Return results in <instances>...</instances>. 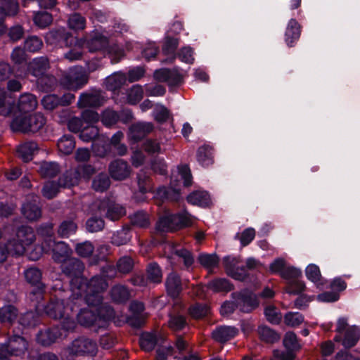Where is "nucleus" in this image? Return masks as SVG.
Wrapping results in <instances>:
<instances>
[{
    "label": "nucleus",
    "instance_id": "1",
    "mask_svg": "<svg viewBox=\"0 0 360 360\" xmlns=\"http://www.w3.org/2000/svg\"><path fill=\"white\" fill-rule=\"evenodd\" d=\"M108 285L106 279L103 276H94L89 282H86L83 277H75L71 281L72 295L64 304V308L60 309L62 314L67 317V313H69L68 321L75 322L72 319L75 308L77 311L82 303H85L87 307L81 309L77 314V321L82 326L89 327L94 325L103 328L110 321L120 325V321L115 320V311L111 307L100 306Z\"/></svg>",
    "mask_w": 360,
    "mask_h": 360
},
{
    "label": "nucleus",
    "instance_id": "2",
    "mask_svg": "<svg viewBox=\"0 0 360 360\" xmlns=\"http://www.w3.org/2000/svg\"><path fill=\"white\" fill-rule=\"evenodd\" d=\"M64 308V302L63 300H56L51 302L46 307V313L51 318L56 319H63L61 329L59 327H54L45 331L40 332L37 335V342L44 346H48L53 343L58 339L66 336L68 331L72 330L75 327V322L68 321L69 313H67V317L62 314L60 309Z\"/></svg>",
    "mask_w": 360,
    "mask_h": 360
},
{
    "label": "nucleus",
    "instance_id": "3",
    "mask_svg": "<svg viewBox=\"0 0 360 360\" xmlns=\"http://www.w3.org/2000/svg\"><path fill=\"white\" fill-rule=\"evenodd\" d=\"M35 240L34 231L28 226L19 229L15 236L8 241L6 248L0 245V263L4 262L8 255H22L27 247Z\"/></svg>",
    "mask_w": 360,
    "mask_h": 360
},
{
    "label": "nucleus",
    "instance_id": "4",
    "mask_svg": "<svg viewBox=\"0 0 360 360\" xmlns=\"http://www.w3.org/2000/svg\"><path fill=\"white\" fill-rule=\"evenodd\" d=\"M12 102V98L8 97L5 91L0 88V115L8 116L13 111L29 114L37 106V98L31 94H22L16 106Z\"/></svg>",
    "mask_w": 360,
    "mask_h": 360
},
{
    "label": "nucleus",
    "instance_id": "5",
    "mask_svg": "<svg viewBox=\"0 0 360 360\" xmlns=\"http://www.w3.org/2000/svg\"><path fill=\"white\" fill-rule=\"evenodd\" d=\"M193 221L194 218L187 212L167 214L159 219L156 228L160 231H174L191 226Z\"/></svg>",
    "mask_w": 360,
    "mask_h": 360
},
{
    "label": "nucleus",
    "instance_id": "6",
    "mask_svg": "<svg viewBox=\"0 0 360 360\" xmlns=\"http://www.w3.org/2000/svg\"><path fill=\"white\" fill-rule=\"evenodd\" d=\"M92 214L103 215L107 218L115 221L119 219L126 212L123 207L115 204L110 199L95 201L91 207Z\"/></svg>",
    "mask_w": 360,
    "mask_h": 360
},
{
    "label": "nucleus",
    "instance_id": "7",
    "mask_svg": "<svg viewBox=\"0 0 360 360\" xmlns=\"http://www.w3.org/2000/svg\"><path fill=\"white\" fill-rule=\"evenodd\" d=\"M27 349V342L21 336L11 338L7 345H0V360H9L10 356H21Z\"/></svg>",
    "mask_w": 360,
    "mask_h": 360
},
{
    "label": "nucleus",
    "instance_id": "8",
    "mask_svg": "<svg viewBox=\"0 0 360 360\" xmlns=\"http://www.w3.org/2000/svg\"><path fill=\"white\" fill-rule=\"evenodd\" d=\"M88 82V76L81 67H75L61 79V84L66 89L77 91L84 86Z\"/></svg>",
    "mask_w": 360,
    "mask_h": 360
},
{
    "label": "nucleus",
    "instance_id": "9",
    "mask_svg": "<svg viewBox=\"0 0 360 360\" xmlns=\"http://www.w3.org/2000/svg\"><path fill=\"white\" fill-rule=\"evenodd\" d=\"M39 233L43 238V241L41 246H35L34 248L28 253L30 259L36 261L38 260L44 253H49L51 252V243H52L53 226L51 224L47 225L45 227H41L39 230Z\"/></svg>",
    "mask_w": 360,
    "mask_h": 360
},
{
    "label": "nucleus",
    "instance_id": "10",
    "mask_svg": "<svg viewBox=\"0 0 360 360\" xmlns=\"http://www.w3.org/2000/svg\"><path fill=\"white\" fill-rule=\"evenodd\" d=\"M130 311L131 312V316L129 318H127L124 316H115L116 321H120L121 326L124 322L127 321L131 326L134 327H140L144 322L145 319L147 317L144 311V306L142 302H134L130 305Z\"/></svg>",
    "mask_w": 360,
    "mask_h": 360
},
{
    "label": "nucleus",
    "instance_id": "11",
    "mask_svg": "<svg viewBox=\"0 0 360 360\" xmlns=\"http://www.w3.org/2000/svg\"><path fill=\"white\" fill-rule=\"evenodd\" d=\"M39 11L33 12V22H53L51 11L57 4L56 0H37Z\"/></svg>",
    "mask_w": 360,
    "mask_h": 360
},
{
    "label": "nucleus",
    "instance_id": "12",
    "mask_svg": "<svg viewBox=\"0 0 360 360\" xmlns=\"http://www.w3.org/2000/svg\"><path fill=\"white\" fill-rule=\"evenodd\" d=\"M68 352L73 355L94 356L97 352V345L95 342L87 338H79L74 340L68 348Z\"/></svg>",
    "mask_w": 360,
    "mask_h": 360
},
{
    "label": "nucleus",
    "instance_id": "13",
    "mask_svg": "<svg viewBox=\"0 0 360 360\" xmlns=\"http://www.w3.org/2000/svg\"><path fill=\"white\" fill-rule=\"evenodd\" d=\"M283 344L288 352L283 353L276 351L274 352V357L280 360H293L295 358L293 351L300 347L296 335L290 332L287 333L283 339Z\"/></svg>",
    "mask_w": 360,
    "mask_h": 360
},
{
    "label": "nucleus",
    "instance_id": "14",
    "mask_svg": "<svg viewBox=\"0 0 360 360\" xmlns=\"http://www.w3.org/2000/svg\"><path fill=\"white\" fill-rule=\"evenodd\" d=\"M109 172L112 179L123 180L129 176L130 168L127 162L122 160H116L110 163Z\"/></svg>",
    "mask_w": 360,
    "mask_h": 360
},
{
    "label": "nucleus",
    "instance_id": "15",
    "mask_svg": "<svg viewBox=\"0 0 360 360\" xmlns=\"http://www.w3.org/2000/svg\"><path fill=\"white\" fill-rule=\"evenodd\" d=\"M75 100V96L72 94H67L59 99L56 95H47L41 100V104L46 110H53L55 108L61 105L70 104Z\"/></svg>",
    "mask_w": 360,
    "mask_h": 360
},
{
    "label": "nucleus",
    "instance_id": "16",
    "mask_svg": "<svg viewBox=\"0 0 360 360\" xmlns=\"http://www.w3.org/2000/svg\"><path fill=\"white\" fill-rule=\"evenodd\" d=\"M83 174L80 175L79 172L76 171L73 173H70V175H66L64 176V179H60V181L63 183L60 184V186L64 187H70L75 186L78 184L80 178H84L85 179H88L89 176L94 173V169L91 166H86L82 168Z\"/></svg>",
    "mask_w": 360,
    "mask_h": 360
},
{
    "label": "nucleus",
    "instance_id": "17",
    "mask_svg": "<svg viewBox=\"0 0 360 360\" xmlns=\"http://www.w3.org/2000/svg\"><path fill=\"white\" fill-rule=\"evenodd\" d=\"M236 302L237 304L240 306V309L244 312H248L258 305L255 295L247 292L238 295Z\"/></svg>",
    "mask_w": 360,
    "mask_h": 360
},
{
    "label": "nucleus",
    "instance_id": "18",
    "mask_svg": "<svg viewBox=\"0 0 360 360\" xmlns=\"http://www.w3.org/2000/svg\"><path fill=\"white\" fill-rule=\"evenodd\" d=\"M37 202V197L31 196V200L25 202L22 205V214L30 221L37 220L41 217V210L38 207Z\"/></svg>",
    "mask_w": 360,
    "mask_h": 360
},
{
    "label": "nucleus",
    "instance_id": "19",
    "mask_svg": "<svg viewBox=\"0 0 360 360\" xmlns=\"http://www.w3.org/2000/svg\"><path fill=\"white\" fill-rule=\"evenodd\" d=\"M25 278L26 281L32 285L37 286V294L41 297L44 291V286L41 283V271L35 267H30L27 269L25 272ZM36 292H34L35 294Z\"/></svg>",
    "mask_w": 360,
    "mask_h": 360
},
{
    "label": "nucleus",
    "instance_id": "20",
    "mask_svg": "<svg viewBox=\"0 0 360 360\" xmlns=\"http://www.w3.org/2000/svg\"><path fill=\"white\" fill-rule=\"evenodd\" d=\"M50 245L51 248L50 252L53 253V259L55 261L62 262L69 257L70 250L65 243L62 241L56 243L52 239Z\"/></svg>",
    "mask_w": 360,
    "mask_h": 360
},
{
    "label": "nucleus",
    "instance_id": "21",
    "mask_svg": "<svg viewBox=\"0 0 360 360\" xmlns=\"http://www.w3.org/2000/svg\"><path fill=\"white\" fill-rule=\"evenodd\" d=\"M238 333V330L235 327L220 326L212 332V337L219 342H225L233 338Z\"/></svg>",
    "mask_w": 360,
    "mask_h": 360
},
{
    "label": "nucleus",
    "instance_id": "22",
    "mask_svg": "<svg viewBox=\"0 0 360 360\" xmlns=\"http://www.w3.org/2000/svg\"><path fill=\"white\" fill-rule=\"evenodd\" d=\"M154 77L159 82H167L169 84H177L181 79L180 75L176 70L165 68L156 70Z\"/></svg>",
    "mask_w": 360,
    "mask_h": 360
},
{
    "label": "nucleus",
    "instance_id": "23",
    "mask_svg": "<svg viewBox=\"0 0 360 360\" xmlns=\"http://www.w3.org/2000/svg\"><path fill=\"white\" fill-rule=\"evenodd\" d=\"M108 44L107 38L98 32H95L86 43L87 49L91 52L105 50Z\"/></svg>",
    "mask_w": 360,
    "mask_h": 360
},
{
    "label": "nucleus",
    "instance_id": "24",
    "mask_svg": "<svg viewBox=\"0 0 360 360\" xmlns=\"http://www.w3.org/2000/svg\"><path fill=\"white\" fill-rule=\"evenodd\" d=\"M153 129V125L150 122L137 123L130 127L129 137L134 141H138Z\"/></svg>",
    "mask_w": 360,
    "mask_h": 360
},
{
    "label": "nucleus",
    "instance_id": "25",
    "mask_svg": "<svg viewBox=\"0 0 360 360\" xmlns=\"http://www.w3.org/2000/svg\"><path fill=\"white\" fill-rule=\"evenodd\" d=\"M3 6H0V22H4L7 17L15 15L19 9L18 2L13 0H0Z\"/></svg>",
    "mask_w": 360,
    "mask_h": 360
},
{
    "label": "nucleus",
    "instance_id": "26",
    "mask_svg": "<svg viewBox=\"0 0 360 360\" xmlns=\"http://www.w3.org/2000/svg\"><path fill=\"white\" fill-rule=\"evenodd\" d=\"M11 114L13 115V120L11 123V128L13 131L29 132V129H20V127L24 125H29V115L30 113H20L18 111H13Z\"/></svg>",
    "mask_w": 360,
    "mask_h": 360
},
{
    "label": "nucleus",
    "instance_id": "27",
    "mask_svg": "<svg viewBox=\"0 0 360 360\" xmlns=\"http://www.w3.org/2000/svg\"><path fill=\"white\" fill-rule=\"evenodd\" d=\"M49 68V60L46 58H39L33 60L29 65V70L35 77L43 76Z\"/></svg>",
    "mask_w": 360,
    "mask_h": 360
},
{
    "label": "nucleus",
    "instance_id": "28",
    "mask_svg": "<svg viewBox=\"0 0 360 360\" xmlns=\"http://www.w3.org/2000/svg\"><path fill=\"white\" fill-rule=\"evenodd\" d=\"M187 200L192 205L201 207L208 206L211 202L210 195L206 191L193 192L187 197Z\"/></svg>",
    "mask_w": 360,
    "mask_h": 360
},
{
    "label": "nucleus",
    "instance_id": "29",
    "mask_svg": "<svg viewBox=\"0 0 360 360\" xmlns=\"http://www.w3.org/2000/svg\"><path fill=\"white\" fill-rule=\"evenodd\" d=\"M45 124V118L41 113H35L29 115V125L20 126V129H29V131L36 132ZM20 127L19 125H17Z\"/></svg>",
    "mask_w": 360,
    "mask_h": 360
},
{
    "label": "nucleus",
    "instance_id": "30",
    "mask_svg": "<svg viewBox=\"0 0 360 360\" xmlns=\"http://www.w3.org/2000/svg\"><path fill=\"white\" fill-rule=\"evenodd\" d=\"M101 104V98L97 94H82L77 103L79 108L95 107Z\"/></svg>",
    "mask_w": 360,
    "mask_h": 360
},
{
    "label": "nucleus",
    "instance_id": "31",
    "mask_svg": "<svg viewBox=\"0 0 360 360\" xmlns=\"http://www.w3.org/2000/svg\"><path fill=\"white\" fill-rule=\"evenodd\" d=\"M360 338V330L356 326L348 328L342 340V345L346 348H349L356 345Z\"/></svg>",
    "mask_w": 360,
    "mask_h": 360
},
{
    "label": "nucleus",
    "instance_id": "32",
    "mask_svg": "<svg viewBox=\"0 0 360 360\" xmlns=\"http://www.w3.org/2000/svg\"><path fill=\"white\" fill-rule=\"evenodd\" d=\"M198 161L203 167H207L213 162V153L212 147L209 146H202L198 150Z\"/></svg>",
    "mask_w": 360,
    "mask_h": 360
},
{
    "label": "nucleus",
    "instance_id": "33",
    "mask_svg": "<svg viewBox=\"0 0 360 360\" xmlns=\"http://www.w3.org/2000/svg\"><path fill=\"white\" fill-rule=\"evenodd\" d=\"M166 287L168 294L175 297L181 290V282L179 276L172 273L169 274L166 281Z\"/></svg>",
    "mask_w": 360,
    "mask_h": 360
},
{
    "label": "nucleus",
    "instance_id": "34",
    "mask_svg": "<svg viewBox=\"0 0 360 360\" xmlns=\"http://www.w3.org/2000/svg\"><path fill=\"white\" fill-rule=\"evenodd\" d=\"M57 147L60 153L69 155L75 148V141L72 136L65 135L58 140Z\"/></svg>",
    "mask_w": 360,
    "mask_h": 360
},
{
    "label": "nucleus",
    "instance_id": "35",
    "mask_svg": "<svg viewBox=\"0 0 360 360\" xmlns=\"http://www.w3.org/2000/svg\"><path fill=\"white\" fill-rule=\"evenodd\" d=\"M126 82V77L122 72H117L106 79L105 85L108 89L115 91Z\"/></svg>",
    "mask_w": 360,
    "mask_h": 360
},
{
    "label": "nucleus",
    "instance_id": "36",
    "mask_svg": "<svg viewBox=\"0 0 360 360\" xmlns=\"http://www.w3.org/2000/svg\"><path fill=\"white\" fill-rule=\"evenodd\" d=\"M37 149V146L35 143H25L19 146L17 152L24 162H28L32 159L33 154Z\"/></svg>",
    "mask_w": 360,
    "mask_h": 360
},
{
    "label": "nucleus",
    "instance_id": "37",
    "mask_svg": "<svg viewBox=\"0 0 360 360\" xmlns=\"http://www.w3.org/2000/svg\"><path fill=\"white\" fill-rule=\"evenodd\" d=\"M164 249L171 251V254L174 252L176 255L182 258L186 266L189 267L193 264V257L188 251L186 250H176L174 247L169 243L165 244Z\"/></svg>",
    "mask_w": 360,
    "mask_h": 360
},
{
    "label": "nucleus",
    "instance_id": "38",
    "mask_svg": "<svg viewBox=\"0 0 360 360\" xmlns=\"http://www.w3.org/2000/svg\"><path fill=\"white\" fill-rule=\"evenodd\" d=\"M300 27L299 24H289L285 31V41L288 46H292L299 39Z\"/></svg>",
    "mask_w": 360,
    "mask_h": 360
},
{
    "label": "nucleus",
    "instance_id": "39",
    "mask_svg": "<svg viewBox=\"0 0 360 360\" xmlns=\"http://www.w3.org/2000/svg\"><path fill=\"white\" fill-rule=\"evenodd\" d=\"M17 316L18 310L11 304L5 305L0 309V321L1 322L12 323L15 320Z\"/></svg>",
    "mask_w": 360,
    "mask_h": 360
},
{
    "label": "nucleus",
    "instance_id": "40",
    "mask_svg": "<svg viewBox=\"0 0 360 360\" xmlns=\"http://www.w3.org/2000/svg\"><path fill=\"white\" fill-rule=\"evenodd\" d=\"M157 343L156 335L153 333H143L140 338L141 347L145 351H151Z\"/></svg>",
    "mask_w": 360,
    "mask_h": 360
},
{
    "label": "nucleus",
    "instance_id": "41",
    "mask_svg": "<svg viewBox=\"0 0 360 360\" xmlns=\"http://www.w3.org/2000/svg\"><path fill=\"white\" fill-rule=\"evenodd\" d=\"M208 288L214 292H229L232 289L231 283L226 279L217 278L208 284Z\"/></svg>",
    "mask_w": 360,
    "mask_h": 360
},
{
    "label": "nucleus",
    "instance_id": "42",
    "mask_svg": "<svg viewBox=\"0 0 360 360\" xmlns=\"http://www.w3.org/2000/svg\"><path fill=\"white\" fill-rule=\"evenodd\" d=\"M112 299L117 302H122L128 300L129 292L128 290L122 285L114 286L110 292Z\"/></svg>",
    "mask_w": 360,
    "mask_h": 360
},
{
    "label": "nucleus",
    "instance_id": "43",
    "mask_svg": "<svg viewBox=\"0 0 360 360\" xmlns=\"http://www.w3.org/2000/svg\"><path fill=\"white\" fill-rule=\"evenodd\" d=\"M59 172V167L55 162H43L39 168V173L44 177H53Z\"/></svg>",
    "mask_w": 360,
    "mask_h": 360
},
{
    "label": "nucleus",
    "instance_id": "44",
    "mask_svg": "<svg viewBox=\"0 0 360 360\" xmlns=\"http://www.w3.org/2000/svg\"><path fill=\"white\" fill-rule=\"evenodd\" d=\"M77 226L72 220H65L61 223L58 229V234L61 237H68L77 231Z\"/></svg>",
    "mask_w": 360,
    "mask_h": 360
},
{
    "label": "nucleus",
    "instance_id": "45",
    "mask_svg": "<svg viewBox=\"0 0 360 360\" xmlns=\"http://www.w3.org/2000/svg\"><path fill=\"white\" fill-rule=\"evenodd\" d=\"M179 45V39L176 38L166 37L162 47L165 55L170 56L172 59L175 58V51Z\"/></svg>",
    "mask_w": 360,
    "mask_h": 360
},
{
    "label": "nucleus",
    "instance_id": "46",
    "mask_svg": "<svg viewBox=\"0 0 360 360\" xmlns=\"http://www.w3.org/2000/svg\"><path fill=\"white\" fill-rule=\"evenodd\" d=\"M201 265L210 270L217 266L219 259L215 255L201 254L198 257Z\"/></svg>",
    "mask_w": 360,
    "mask_h": 360
},
{
    "label": "nucleus",
    "instance_id": "47",
    "mask_svg": "<svg viewBox=\"0 0 360 360\" xmlns=\"http://www.w3.org/2000/svg\"><path fill=\"white\" fill-rule=\"evenodd\" d=\"M143 96V91L141 86L134 85L127 94V101L130 104H136L139 102Z\"/></svg>",
    "mask_w": 360,
    "mask_h": 360
},
{
    "label": "nucleus",
    "instance_id": "48",
    "mask_svg": "<svg viewBox=\"0 0 360 360\" xmlns=\"http://www.w3.org/2000/svg\"><path fill=\"white\" fill-rule=\"evenodd\" d=\"M260 338L266 342H274L279 339L278 335L266 326H260L258 328Z\"/></svg>",
    "mask_w": 360,
    "mask_h": 360
},
{
    "label": "nucleus",
    "instance_id": "49",
    "mask_svg": "<svg viewBox=\"0 0 360 360\" xmlns=\"http://www.w3.org/2000/svg\"><path fill=\"white\" fill-rule=\"evenodd\" d=\"M131 223L136 226L144 228L149 225L148 216L146 212H137L131 217Z\"/></svg>",
    "mask_w": 360,
    "mask_h": 360
},
{
    "label": "nucleus",
    "instance_id": "50",
    "mask_svg": "<svg viewBox=\"0 0 360 360\" xmlns=\"http://www.w3.org/2000/svg\"><path fill=\"white\" fill-rule=\"evenodd\" d=\"M98 136V129L94 125H88L84 128L79 134L80 139L86 142L94 139Z\"/></svg>",
    "mask_w": 360,
    "mask_h": 360
},
{
    "label": "nucleus",
    "instance_id": "51",
    "mask_svg": "<svg viewBox=\"0 0 360 360\" xmlns=\"http://www.w3.org/2000/svg\"><path fill=\"white\" fill-rule=\"evenodd\" d=\"M303 321V316L298 312H288L284 316L285 323L292 327L300 325Z\"/></svg>",
    "mask_w": 360,
    "mask_h": 360
},
{
    "label": "nucleus",
    "instance_id": "52",
    "mask_svg": "<svg viewBox=\"0 0 360 360\" xmlns=\"http://www.w3.org/2000/svg\"><path fill=\"white\" fill-rule=\"evenodd\" d=\"M306 276L309 280L317 283L321 281V274L318 266L314 264L308 265L305 270Z\"/></svg>",
    "mask_w": 360,
    "mask_h": 360
},
{
    "label": "nucleus",
    "instance_id": "53",
    "mask_svg": "<svg viewBox=\"0 0 360 360\" xmlns=\"http://www.w3.org/2000/svg\"><path fill=\"white\" fill-rule=\"evenodd\" d=\"M110 186V179L106 174H101L93 181V188L96 191L103 192Z\"/></svg>",
    "mask_w": 360,
    "mask_h": 360
},
{
    "label": "nucleus",
    "instance_id": "54",
    "mask_svg": "<svg viewBox=\"0 0 360 360\" xmlns=\"http://www.w3.org/2000/svg\"><path fill=\"white\" fill-rule=\"evenodd\" d=\"M138 184L139 193L141 194H145L153 191V185L150 179L148 176H145L142 178L141 173L139 174L138 175Z\"/></svg>",
    "mask_w": 360,
    "mask_h": 360
},
{
    "label": "nucleus",
    "instance_id": "55",
    "mask_svg": "<svg viewBox=\"0 0 360 360\" xmlns=\"http://www.w3.org/2000/svg\"><path fill=\"white\" fill-rule=\"evenodd\" d=\"M157 195L162 198L176 200L178 199L179 192L176 188L167 189L165 187H161L158 190Z\"/></svg>",
    "mask_w": 360,
    "mask_h": 360
},
{
    "label": "nucleus",
    "instance_id": "56",
    "mask_svg": "<svg viewBox=\"0 0 360 360\" xmlns=\"http://www.w3.org/2000/svg\"><path fill=\"white\" fill-rule=\"evenodd\" d=\"M209 308L206 305L195 304L190 307L189 313L194 319H200L209 313Z\"/></svg>",
    "mask_w": 360,
    "mask_h": 360
},
{
    "label": "nucleus",
    "instance_id": "57",
    "mask_svg": "<svg viewBox=\"0 0 360 360\" xmlns=\"http://www.w3.org/2000/svg\"><path fill=\"white\" fill-rule=\"evenodd\" d=\"M162 272L156 264H150L148 268V278L153 283H160L162 280Z\"/></svg>",
    "mask_w": 360,
    "mask_h": 360
},
{
    "label": "nucleus",
    "instance_id": "58",
    "mask_svg": "<svg viewBox=\"0 0 360 360\" xmlns=\"http://www.w3.org/2000/svg\"><path fill=\"white\" fill-rule=\"evenodd\" d=\"M264 314L266 319L271 323L277 324L281 320V314L273 306L267 307L265 309Z\"/></svg>",
    "mask_w": 360,
    "mask_h": 360
},
{
    "label": "nucleus",
    "instance_id": "59",
    "mask_svg": "<svg viewBox=\"0 0 360 360\" xmlns=\"http://www.w3.org/2000/svg\"><path fill=\"white\" fill-rule=\"evenodd\" d=\"M42 41L37 37H32L26 39L25 48L28 51L36 52L42 47Z\"/></svg>",
    "mask_w": 360,
    "mask_h": 360
},
{
    "label": "nucleus",
    "instance_id": "60",
    "mask_svg": "<svg viewBox=\"0 0 360 360\" xmlns=\"http://www.w3.org/2000/svg\"><path fill=\"white\" fill-rule=\"evenodd\" d=\"M104 227V221L101 218L91 217L86 221V229L89 232L101 231Z\"/></svg>",
    "mask_w": 360,
    "mask_h": 360
},
{
    "label": "nucleus",
    "instance_id": "61",
    "mask_svg": "<svg viewBox=\"0 0 360 360\" xmlns=\"http://www.w3.org/2000/svg\"><path fill=\"white\" fill-rule=\"evenodd\" d=\"M304 289V284L299 278L288 281L286 292L289 294H299Z\"/></svg>",
    "mask_w": 360,
    "mask_h": 360
},
{
    "label": "nucleus",
    "instance_id": "62",
    "mask_svg": "<svg viewBox=\"0 0 360 360\" xmlns=\"http://www.w3.org/2000/svg\"><path fill=\"white\" fill-rule=\"evenodd\" d=\"M280 275L282 276V278L291 281L294 279L299 278V277L301 276V271L292 266H285Z\"/></svg>",
    "mask_w": 360,
    "mask_h": 360
},
{
    "label": "nucleus",
    "instance_id": "63",
    "mask_svg": "<svg viewBox=\"0 0 360 360\" xmlns=\"http://www.w3.org/2000/svg\"><path fill=\"white\" fill-rule=\"evenodd\" d=\"M118 118V115L115 111L107 110L103 112L101 120L104 125L110 127L117 122Z\"/></svg>",
    "mask_w": 360,
    "mask_h": 360
},
{
    "label": "nucleus",
    "instance_id": "64",
    "mask_svg": "<svg viewBox=\"0 0 360 360\" xmlns=\"http://www.w3.org/2000/svg\"><path fill=\"white\" fill-rule=\"evenodd\" d=\"M58 188H59L58 184L51 182V181H49V182L46 183V184L44 185V186L43 188V191H42L43 195L44 197H46L49 199L53 198V197L56 196V195L58 192Z\"/></svg>",
    "mask_w": 360,
    "mask_h": 360
}]
</instances>
